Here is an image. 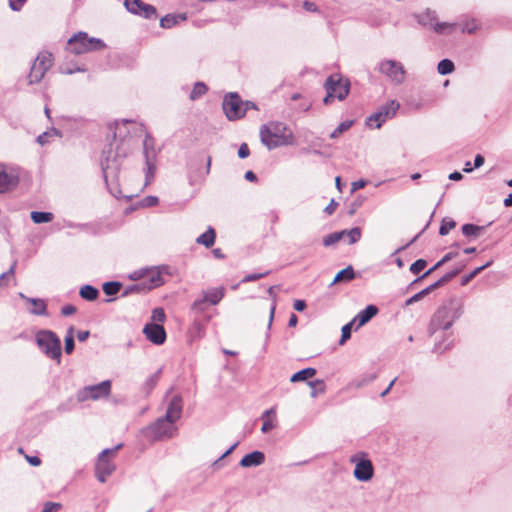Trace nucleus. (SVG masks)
<instances>
[{
	"label": "nucleus",
	"mask_w": 512,
	"mask_h": 512,
	"mask_svg": "<svg viewBox=\"0 0 512 512\" xmlns=\"http://www.w3.org/2000/svg\"><path fill=\"white\" fill-rule=\"evenodd\" d=\"M239 442L234 443L228 450H226L217 460L213 462V466L216 467L219 465L220 461L227 457L229 454L233 452V450L238 446Z\"/></svg>",
	"instance_id": "nucleus-56"
},
{
	"label": "nucleus",
	"mask_w": 512,
	"mask_h": 512,
	"mask_svg": "<svg viewBox=\"0 0 512 512\" xmlns=\"http://www.w3.org/2000/svg\"><path fill=\"white\" fill-rule=\"evenodd\" d=\"M208 91V87L204 82H196L190 92L189 98L196 100L202 97Z\"/></svg>",
	"instance_id": "nucleus-37"
},
{
	"label": "nucleus",
	"mask_w": 512,
	"mask_h": 512,
	"mask_svg": "<svg viewBox=\"0 0 512 512\" xmlns=\"http://www.w3.org/2000/svg\"><path fill=\"white\" fill-rule=\"evenodd\" d=\"M275 427L274 423L270 419H263L261 431L267 433Z\"/></svg>",
	"instance_id": "nucleus-62"
},
{
	"label": "nucleus",
	"mask_w": 512,
	"mask_h": 512,
	"mask_svg": "<svg viewBox=\"0 0 512 512\" xmlns=\"http://www.w3.org/2000/svg\"><path fill=\"white\" fill-rule=\"evenodd\" d=\"M151 321L149 323L163 324L166 320V314L163 308L157 307L152 310Z\"/></svg>",
	"instance_id": "nucleus-44"
},
{
	"label": "nucleus",
	"mask_w": 512,
	"mask_h": 512,
	"mask_svg": "<svg viewBox=\"0 0 512 512\" xmlns=\"http://www.w3.org/2000/svg\"><path fill=\"white\" fill-rule=\"evenodd\" d=\"M492 264V260L486 262L484 265L480 266V267H477L475 268L472 272H470L468 275H465L463 278H462V282L461 284L462 285H466L468 284L473 278H475L479 273H481L484 269L488 268L489 266H491Z\"/></svg>",
	"instance_id": "nucleus-43"
},
{
	"label": "nucleus",
	"mask_w": 512,
	"mask_h": 512,
	"mask_svg": "<svg viewBox=\"0 0 512 512\" xmlns=\"http://www.w3.org/2000/svg\"><path fill=\"white\" fill-rule=\"evenodd\" d=\"M163 275H171L169 266L144 269L130 274V280L138 282L130 284V294L145 293L164 284Z\"/></svg>",
	"instance_id": "nucleus-2"
},
{
	"label": "nucleus",
	"mask_w": 512,
	"mask_h": 512,
	"mask_svg": "<svg viewBox=\"0 0 512 512\" xmlns=\"http://www.w3.org/2000/svg\"><path fill=\"white\" fill-rule=\"evenodd\" d=\"M184 20H186L185 14H167L160 19V26L164 29H169Z\"/></svg>",
	"instance_id": "nucleus-29"
},
{
	"label": "nucleus",
	"mask_w": 512,
	"mask_h": 512,
	"mask_svg": "<svg viewBox=\"0 0 512 512\" xmlns=\"http://www.w3.org/2000/svg\"><path fill=\"white\" fill-rule=\"evenodd\" d=\"M376 378H377L376 372H366V373H363L362 375L358 376L357 378L353 379L349 383V386L354 389H359L364 386H367L368 384L373 382Z\"/></svg>",
	"instance_id": "nucleus-27"
},
{
	"label": "nucleus",
	"mask_w": 512,
	"mask_h": 512,
	"mask_svg": "<svg viewBox=\"0 0 512 512\" xmlns=\"http://www.w3.org/2000/svg\"><path fill=\"white\" fill-rule=\"evenodd\" d=\"M353 325H354V321L352 320L342 327L341 338L339 341L340 345L344 344L351 337V331H352Z\"/></svg>",
	"instance_id": "nucleus-47"
},
{
	"label": "nucleus",
	"mask_w": 512,
	"mask_h": 512,
	"mask_svg": "<svg viewBox=\"0 0 512 512\" xmlns=\"http://www.w3.org/2000/svg\"><path fill=\"white\" fill-rule=\"evenodd\" d=\"M19 297L24 299L27 303H30L33 305V308L29 309V312L33 315L37 316H47V304L45 300L40 298H30L24 295L22 292H20Z\"/></svg>",
	"instance_id": "nucleus-19"
},
{
	"label": "nucleus",
	"mask_w": 512,
	"mask_h": 512,
	"mask_svg": "<svg viewBox=\"0 0 512 512\" xmlns=\"http://www.w3.org/2000/svg\"><path fill=\"white\" fill-rule=\"evenodd\" d=\"M76 311H77L76 307L72 304L65 305L61 308V314L63 316H71L74 313H76Z\"/></svg>",
	"instance_id": "nucleus-59"
},
{
	"label": "nucleus",
	"mask_w": 512,
	"mask_h": 512,
	"mask_svg": "<svg viewBox=\"0 0 512 512\" xmlns=\"http://www.w3.org/2000/svg\"><path fill=\"white\" fill-rule=\"evenodd\" d=\"M222 108L230 121H235L245 116L243 100L236 92L229 93L224 97Z\"/></svg>",
	"instance_id": "nucleus-13"
},
{
	"label": "nucleus",
	"mask_w": 512,
	"mask_h": 512,
	"mask_svg": "<svg viewBox=\"0 0 512 512\" xmlns=\"http://www.w3.org/2000/svg\"><path fill=\"white\" fill-rule=\"evenodd\" d=\"M16 265H17V262H16V261H14V262H13V264L11 265V267L9 268V270H8V271H6V272H3V273L0 275V286H5L6 284L4 283V280H5L8 276H13V275H14Z\"/></svg>",
	"instance_id": "nucleus-54"
},
{
	"label": "nucleus",
	"mask_w": 512,
	"mask_h": 512,
	"mask_svg": "<svg viewBox=\"0 0 512 512\" xmlns=\"http://www.w3.org/2000/svg\"><path fill=\"white\" fill-rule=\"evenodd\" d=\"M463 265L452 270V271H449L447 272L446 274H444L442 277H441V280L443 282V284H446L448 283L449 281H451L454 277H456L463 269Z\"/></svg>",
	"instance_id": "nucleus-50"
},
{
	"label": "nucleus",
	"mask_w": 512,
	"mask_h": 512,
	"mask_svg": "<svg viewBox=\"0 0 512 512\" xmlns=\"http://www.w3.org/2000/svg\"><path fill=\"white\" fill-rule=\"evenodd\" d=\"M35 342L47 358L54 360L57 364L61 363V340L55 332L39 330L35 335Z\"/></svg>",
	"instance_id": "nucleus-5"
},
{
	"label": "nucleus",
	"mask_w": 512,
	"mask_h": 512,
	"mask_svg": "<svg viewBox=\"0 0 512 512\" xmlns=\"http://www.w3.org/2000/svg\"><path fill=\"white\" fill-rule=\"evenodd\" d=\"M61 508L60 503L46 502L42 512H54Z\"/></svg>",
	"instance_id": "nucleus-58"
},
{
	"label": "nucleus",
	"mask_w": 512,
	"mask_h": 512,
	"mask_svg": "<svg viewBox=\"0 0 512 512\" xmlns=\"http://www.w3.org/2000/svg\"><path fill=\"white\" fill-rule=\"evenodd\" d=\"M18 184V177L8 173L3 165H0V193H5Z\"/></svg>",
	"instance_id": "nucleus-20"
},
{
	"label": "nucleus",
	"mask_w": 512,
	"mask_h": 512,
	"mask_svg": "<svg viewBox=\"0 0 512 512\" xmlns=\"http://www.w3.org/2000/svg\"><path fill=\"white\" fill-rule=\"evenodd\" d=\"M270 273V271H265L263 273H252V274H248L246 275L244 278H243V282H252V281H256L260 278H263L265 276H267L268 274Z\"/></svg>",
	"instance_id": "nucleus-53"
},
{
	"label": "nucleus",
	"mask_w": 512,
	"mask_h": 512,
	"mask_svg": "<svg viewBox=\"0 0 512 512\" xmlns=\"http://www.w3.org/2000/svg\"><path fill=\"white\" fill-rule=\"evenodd\" d=\"M378 308L375 305H368L365 309L361 310L352 320L357 323L356 329L368 323L377 313Z\"/></svg>",
	"instance_id": "nucleus-21"
},
{
	"label": "nucleus",
	"mask_w": 512,
	"mask_h": 512,
	"mask_svg": "<svg viewBox=\"0 0 512 512\" xmlns=\"http://www.w3.org/2000/svg\"><path fill=\"white\" fill-rule=\"evenodd\" d=\"M79 295L84 300L94 301L99 296V290L92 285L86 284L80 288Z\"/></svg>",
	"instance_id": "nucleus-32"
},
{
	"label": "nucleus",
	"mask_w": 512,
	"mask_h": 512,
	"mask_svg": "<svg viewBox=\"0 0 512 512\" xmlns=\"http://www.w3.org/2000/svg\"><path fill=\"white\" fill-rule=\"evenodd\" d=\"M130 14L141 16L148 20H156L158 18L157 9L151 5L143 2L142 0H130Z\"/></svg>",
	"instance_id": "nucleus-18"
},
{
	"label": "nucleus",
	"mask_w": 512,
	"mask_h": 512,
	"mask_svg": "<svg viewBox=\"0 0 512 512\" xmlns=\"http://www.w3.org/2000/svg\"><path fill=\"white\" fill-rule=\"evenodd\" d=\"M250 154L249 147L246 143H242L238 149V157L241 159L247 158Z\"/></svg>",
	"instance_id": "nucleus-60"
},
{
	"label": "nucleus",
	"mask_w": 512,
	"mask_h": 512,
	"mask_svg": "<svg viewBox=\"0 0 512 512\" xmlns=\"http://www.w3.org/2000/svg\"><path fill=\"white\" fill-rule=\"evenodd\" d=\"M260 139L268 150L295 143L293 133L283 122H269L262 125L260 128Z\"/></svg>",
	"instance_id": "nucleus-3"
},
{
	"label": "nucleus",
	"mask_w": 512,
	"mask_h": 512,
	"mask_svg": "<svg viewBox=\"0 0 512 512\" xmlns=\"http://www.w3.org/2000/svg\"><path fill=\"white\" fill-rule=\"evenodd\" d=\"M30 217L35 224H43L51 222L54 218V215L51 212L32 211L30 213Z\"/></svg>",
	"instance_id": "nucleus-34"
},
{
	"label": "nucleus",
	"mask_w": 512,
	"mask_h": 512,
	"mask_svg": "<svg viewBox=\"0 0 512 512\" xmlns=\"http://www.w3.org/2000/svg\"><path fill=\"white\" fill-rule=\"evenodd\" d=\"M172 389L173 388H170L165 395V398L168 399V404H167V409H166V413L164 416L166 417V419H171L174 422H176L182 416L183 398H182L181 394H174L169 398V395H170Z\"/></svg>",
	"instance_id": "nucleus-16"
},
{
	"label": "nucleus",
	"mask_w": 512,
	"mask_h": 512,
	"mask_svg": "<svg viewBox=\"0 0 512 512\" xmlns=\"http://www.w3.org/2000/svg\"><path fill=\"white\" fill-rule=\"evenodd\" d=\"M209 304L202 297L196 299L190 308V312L194 318L204 319L205 322L210 320V316H206L205 312L208 308Z\"/></svg>",
	"instance_id": "nucleus-24"
},
{
	"label": "nucleus",
	"mask_w": 512,
	"mask_h": 512,
	"mask_svg": "<svg viewBox=\"0 0 512 512\" xmlns=\"http://www.w3.org/2000/svg\"><path fill=\"white\" fill-rule=\"evenodd\" d=\"M399 107L400 104L397 101H389L388 103L380 106L377 112L371 114L367 118L366 124L370 127H375L379 129L383 123H385L388 119H391L395 116Z\"/></svg>",
	"instance_id": "nucleus-12"
},
{
	"label": "nucleus",
	"mask_w": 512,
	"mask_h": 512,
	"mask_svg": "<svg viewBox=\"0 0 512 512\" xmlns=\"http://www.w3.org/2000/svg\"><path fill=\"white\" fill-rule=\"evenodd\" d=\"M205 335V321L201 318H194L188 329V336L191 341H196Z\"/></svg>",
	"instance_id": "nucleus-23"
},
{
	"label": "nucleus",
	"mask_w": 512,
	"mask_h": 512,
	"mask_svg": "<svg viewBox=\"0 0 512 512\" xmlns=\"http://www.w3.org/2000/svg\"><path fill=\"white\" fill-rule=\"evenodd\" d=\"M361 234V229L359 227H354L350 230H346L345 236L349 238L350 244H354L360 240Z\"/></svg>",
	"instance_id": "nucleus-48"
},
{
	"label": "nucleus",
	"mask_w": 512,
	"mask_h": 512,
	"mask_svg": "<svg viewBox=\"0 0 512 512\" xmlns=\"http://www.w3.org/2000/svg\"><path fill=\"white\" fill-rule=\"evenodd\" d=\"M334 76V82L336 83V85L334 86L336 92H335V97H337L340 101L344 100L348 94H349V90H350V83L348 80H342L341 77L339 75H333Z\"/></svg>",
	"instance_id": "nucleus-25"
},
{
	"label": "nucleus",
	"mask_w": 512,
	"mask_h": 512,
	"mask_svg": "<svg viewBox=\"0 0 512 512\" xmlns=\"http://www.w3.org/2000/svg\"><path fill=\"white\" fill-rule=\"evenodd\" d=\"M111 382L104 380L95 385L85 386L78 390L76 398L78 402H85L87 400H98L110 394Z\"/></svg>",
	"instance_id": "nucleus-11"
},
{
	"label": "nucleus",
	"mask_w": 512,
	"mask_h": 512,
	"mask_svg": "<svg viewBox=\"0 0 512 512\" xmlns=\"http://www.w3.org/2000/svg\"><path fill=\"white\" fill-rule=\"evenodd\" d=\"M350 461L355 463L353 475L358 481L367 482L372 479L374 468L371 460L368 458L358 459L357 456H352Z\"/></svg>",
	"instance_id": "nucleus-15"
},
{
	"label": "nucleus",
	"mask_w": 512,
	"mask_h": 512,
	"mask_svg": "<svg viewBox=\"0 0 512 512\" xmlns=\"http://www.w3.org/2000/svg\"><path fill=\"white\" fill-rule=\"evenodd\" d=\"M26 0H9L10 8L14 11H19Z\"/></svg>",
	"instance_id": "nucleus-63"
},
{
	"label": "nucleus",
	"mask_w": 512,
	"mask_h": 512,
	"mask_svg": "<svg viewBox=\"0 0 512 512\" xmlns=\"http://www.w3.org/2000/svg\"><path fill=\"white\" fill-rule=\"evenodd\" d=\"M224 297V289L211 288L202 292V298L208 302L209 305H217Z\"/></svg>",
	"instance_id": "nucleus-26"
},
{
	"label": "nucleus",
	"mask_w": 512,
	"mask_h": 512,
	"mask_svg": "<svg viewBox=\"0 0 512 512\" xmlns=\"http://www.w3.org/2000/svg\"><path fill=\"white\" fill-rule=\"evenodd\" d=\"M128 119L116 120L107 124V146L103 149L101 162L106 184L110 193L117 199L128 200L118 186H113L108 178L126 168L128 157Z\"/></svg>",
	"instance_id": "nucleus-1"
},
{
	"label": "nucleus",
	"mask_w": 512,
	"mask_h": 512,
	"mask_svg": "<svg viewBox=\"0 0 512 512\" xmlns=\"http://www.w3.org/2000/svg\"><path fill=\"white\" fill-rule=\"evenodd\" d=\"M336 85V83L334 82V76H329L327 79H326V82H325V89L327 91V95L326 97L324 98V103L325 104H329L331 102V99H333L335 97V88L334 86Z\"/></svg>",
	"instance_id": "nucleus-38"
},
{
	"label": "nucleus",
	"mask_w": 512,
	"mask_h": 512,
	"mask_svg": "<svg viewBox=\"0 0 512 512\" xmlns=\"http://www.w3.org/2000/svg\"><path fill=\"white\" fill-rule=\"evenodd\" d=\"M64 342H65V346H64L65 353L71 354L75 348L74 328L72 326L67 330Z\"/></svg>",
	"instance_id": "nucleus-41"
},
{
	"label": "nucleus",
	"mask_w": 512,
	"mask_h": 512,
	"mask_svg": "<svg viewBox=\"0 0 512 512\" xmlns=\"http://www.w3.org/2000/svg\"><path fill=\"white\" fill-rule=\"evenodd\" d=\"M353 124V121L352 120H346V121H343L341 122L335 129L334 131L330 134V138L331 139H335L337 138L341 133L345 132L346 130H348Z\"/></svg>",
	"instance_id": "nucleus-45"
},
{
	"label": "nucleus",
	"mask_w": 512,
	"mask_h": 512,
	"mask_svg": "<svg viewBox=\"0 0 512 512\" xmlns=\"http://www.w3.org/2000/svg\"><path fill=\"white\" fill-rule=\"evenodd\" d=\"M484 229V226H478L471 223L464 224L461 228L463 235L466 237H478Z\"/></svg>",
	"instance_id": "nucleus-36"
},
{
	"label": "nucleus",
	"mask_w": 512,
	"mask_h": 512,
	"mask_svg": "<svg viewBox=\"0 0 512 512\" xmlns=\"http://www.w3.org/2000/svg\"><path fill=\"white\" fill-rule=\"evenodd\" d=\"M133 196L130 195V211L136 210L140 207H153L158 204V197L156 196H146L144 199L132 203Z\"/></svg>",
	"instance_id": "nucleus-30"
},
{
	"label": "nucleus",
	"mask_w": 512,
	"mask_h": 512,
	"mask_svg": "<svg viewBox=\"0 0 512 512\" xmlns=\"http://www.w3.org/2000/svg\"><path fill=\"white\" fill-rule=\"evenodd\" d=\"M106 44L100 38L89 37L86 32H78L73 35L66 44V50L75 55L91 51H100Z\"/></svg>",
	"instance_id": "nucleus-7"
},
{
	"label": "nucleus",
	"mask_w": 512,
	"mask_h": 512,
	"mask_svg": "<svg viewBox=\"0 0 512 512\" xmlns=\"http://www.w3.org/2000/svg\"><path fill=\"white\" fill-rule=\"evenodd\" d=\"M159 375H160V371H157L156 373H154L153 375H151L145 382L144 386H143V391L145 393V396H148L151 391L154 389V387L156 386L158 380H159Z\"/></svg>",
	"instance_id": "nucleus-42"
},
{
	"label": "nucleus",
	"mask_w": 512,
	"mask_h": 512,
	"mask_svg": "<svg viewBox=\"0 0 512 512\" xmlns=\"http://www.w3.org/2000/svg\"><path fill=\"white\" fill-rule=\"evenodd\" d=\"M425 295V292L423 290H421L420 292L416 293L415 295H413L412 297L408 298L405 302V305L406 306H409V305H412L413 303L421 300Z\"/></svg>",
	"instance_id": "nucleus-55"
},
{
	"label": "nucleus",
	"mask_w": 512,
	"mask_h": 512,
	"mask_svg": "<svg viewBox=\"0 0 512 512\" xmlns=\"http://www.w3.org/2000/svg\"><path fill=\"white\" fill-rule=\"evenodd\" d=\"M303 8L306 11H309V12H316V11H318L317 5L314 2H311V1H308V0L303 2Z\"/></svg>",
	"instance_id": "nucleus-64"
},
{
	"label": "nucleus",
	"mask_w": 512,
	"mask_h": 512,
	"mask_svg": "<svg viewBox=\"0 0 512 512\" xmlns=\"http://www.w3.org/2000/svg\"><path fill=\"white\" fill-rule=\"evenodd\" d=\"M455 226H456V222L454 220L445 218L441 222V225L439 228V234L441 236H445L450 232V230L455 228Z\"/></svg>",
	"instance_id": "nucleus-46"
},
{
	"label": "nucleus",
	"mask_w": 512,
	"mask_h": 512,
	"mask_svg": "<svg viewBox=\"0 0 512 512\" xmlns=\"http://www.w3.org/2000/svg\"><path fill=\"white\" fill-rule=\"evenodd\" d=\"M315 374H316V369L315 368L307 367V368H304V369L294 373L290 377V381L292 383L306 381L309 378H312Z\"/></svg>",
	"instance_id": "nucleus-33"
},
{
	"label": "nucleus",
	"mask_w": 512,
	"mask_h": 512,
	"mask_svg": "<svg viewBox=\"0 0 512 512\" xmlns=\"http://www.w3.org/2000/svg\"><path fill=\"white\" fill-rule=\"evenodd\" d=\"M427 265V261L424 259H418L410 266V271L417 275L419 274Z\"/></svg>",
	"instance_id": "nucleus-49"
},
{
	"label": "nucleus",
	"mask_w": 512,
	"mask_h": 512,
	"mask_svg": "<svg viewBox=\"0 0 512 512\" xmlns=\"http://www.w3.org/2000/svg\"><path fill=\"white\" fill-rule=\"evenodd\" d=\"M123 284L119 281H108L103 283L102 290L107 296H114L122 291Z\"/></svg>",
	"instance_id": "nucleus-35"
},
{
	"label": "nucleus",
	"mask_w": 512,
	"mask_h": 512,
	"mask_svg": "<svg viewBox=\"0 0 512 512\" xmlns=\"http://www.w3.org/2000/svg\"><path fill=\"white\" fill-rule=\"evenodd\" d=\"M462 313V307L453 302L449 305L440 307L431 319L429 325L430 334H434L438 330L450 329L453 323L460 318Z\"/></svg>",
	"instance_id": "nucleus-4"
},
{
	"label": "nucleus",
	"mask_w": 512,
	"mask_h": 512,
	"mask_svg": "<svg viewBox=\"0 0 512 512\" xmlns=\"http://www.w3.org/2000/svg\"><path fill=\"white\" fill-rule=\"evenodd\" d=\"M142 332L145 335L146 339L149 340L154 345H162L167 338L165 328L163 327L162 324L159 323L145 324Z\"/></svg>",
	"instance_id": "nucleus-17"
},
{
	"label": "nucleus",
	"mask_w": 512,
	"mask_h": 512,
	"mask_svg": "<svg viewBox=\"0 0 512 512\" xmlns=\"http://www.w3.org/2000/svg\"><path fill=\"white\" fill-rule=\"evenodd\" d=\"M463 265L452 270V271H449L447 272L446 274H444L442 277H441V280L443 282V284H446L448 283L449 281H451L454 277H456L463 269Z\"/></svg>",
	"instance_id": "nucleus-51"
},
{
	"label": "nucleus",
	"mask_w": 512,
	"mask_h": 512,
	"mask_svg": "<svg viewBox=\"0 0 512 512\" xmlns=\"http://www.w3.org/2000/svg\"><path fill=\"white\" fill-rule=\"evenodd\" d=\"M139 130L143 132L145 136L143 140V156L145 159V182L142 187L143 189L154 180L158 151L155 148L154 138L145 130L142 124L139 125Z\"/></svg>",
	"instance_id": "nucleus-6"
},
{
	"label": "nucleus",
	"mask_w": 512,
	"mask_h": 512,
	"mask_svg": "<svg viewBox=\"0 0 512 512\" xmlns=\"http://www.w3.org/2000/svg\"><path fill=\"white\" fill-rule=\"evenodd\" d=\"M52 65V54L47 51L40 52L31 66L30 73L28 75L29 83H39Z\"/></svg>",
	"instance_id": "nucleus-9"
},
{
	"label": "nucleus",
	"mask_w": 512,
	"mask_h": 512,
	"mask_svg": "<svg viewBox=\"0 0 512 512\" xmlns=\"http://www.w3.org/2000/svg\"><path fill=\"white\" fill-rule=\"evenodd\" d=\"M122 447L118 444L113 448L104 449L97 457L95 464V476L100 482H105L107 477L115 470V465L111 461V457Z\"/></svg>",
	"instance_id": "nucleus-8"
},
{
	"label": "nucleus",
	"mask_w": 512,
	"mask_h": 512,
	"mask_svg": "<svg viewBox=\"0 0 512 512\" xmlns=\"http://www.w3.org/2000/svg\"><path fill=\"white\" fill-rule=\"evenodd\" d=\"M177 428L175 422L171 419H166L165 416L158 418L153 424L147 428V433L154 440L169 439L174 436Z\"/></svg>",
	"instance_id": "nucleus-10"
},
{
	"label": "nucleus",
	"mask_w": 512,
	"mask_h": 512,
	"mask_svg": "<svg viewBox=\"0 0 512 512\" xmlns=\"http://www.w3.org/2000/svg\"><path fill=\"white\" fill-rule=\"evenodd\" d=\"M265 461V455L261 451H253L246 454L240 461V466L244 468L256 467L263 464Z\"/></svg>",
	"instance_id": "nucleus-22"
},
{
	"label": "nucleus",
	"mask_w": 512,
	"mask_h": 512,
	"mask_svg": "<svg viewBox=\"0 0 512 512\" xmlns=\"http://www.w3.org/2000/svg\"><path fill=\"white\" fill-rule=\"evenodd\" d=\"M355 278V271L351 265L347 266L346 268L340 270L334 280L332 281L331 285L338 283V282H349Z\"/></svg>",
	"instance_id": "nucleus-31"
},
{
	"label": "nucleus",
	"mask_w": 512,
	"mask_h": 512,
	"mask_svg": "<svg viewBox=\"0 0 512 512\" xmlns=\"http://www.w3.org/2000/svg\"><path fill=\"white\" fill-rule=\"evenodd\" d=\"M444 264H445V262L442 259L439 260L432 268H430L428 271H426L423 275H421L419 278H417L414 282H417V281L425 278L426 276H428L429 274H431L433 271L440 268Z\"/></svg>",
	"instance_id": "nucleus-61"
},
{
	"label": "nucleus",
	"mask_w": 512,
	"mask_h": 512,
	"mask_svg": "<svg viewBox=\"0 0 512 512\" xmlns=\"http://www.w3.org/2000/svg\"><path fill=\"white\" fill-rule=\"evenodd\" d=\"M239 442L234 443L228 450H226L217 460L213 462V466L216 467L219 465L220 461L227 457L229 454L233 452V450L238 446Z\"/></svg>",
	"instance_id": "nucleus-57"
},
{
	"label": "nucleus",
	"mask_w": 512,
	"mask_h": 512,
	"mask_svg": "<svg viewBox=\"0 0 512 512\" xmlns=\"http://www.w3.org/2000/svg\"><path fill=\"white\" fill-rule=\"evenodd\" d=\"M216 238V232L214 228L209 226L207 230L196 238V243L210 248L214 245Z\"/></svg>",
	"instance_id": "nucleus-28"
},
{
	"label": "nucleus",
	"mask_w": 512,
	"mask_h": 512,
	"mask_svg": "<svg viewBox=\"0 0 512 512\" xmlns=\"http://www.w3.org/2000/svg\"><path fill=\"white\" fill-rule=\"evenodd\" d=\"M346 234V230L330 233L323 238V245L328 247L339 242Z\"/></svg>",
	"instance_id": "nucleus-40"
},
{
	"label": "nucleus",
	"mask_w": 512,
	"mask_h": 512,
	"mask_svg": "<svg viewBox=\"0 0 512 512\" xmlns=\"http://www.w3.org/2000/svg\"><path fill=\"white\" fill-rule=\"evenodd\" d=\"M378 70L395 84H402L405 80L406 71L398 61L383 60L379 63Z\"/></svg>",
	"instance_id": "nucleus-14"
},
{
	"label": "nucleus",
	"mask_w": 512,
	"mask_h": 512,
	"mask_svg": "<svg viewBox=\"0 0 512 512\" xmlns=\"http://www.w3.org/2000/svg\"><path fill=\"white\" fill-rule=\"evenodd\" d=\"M454 24H450L447 22H439L435 23L433 28L436 33L442 34L445 33L447 29L452 28Z\"/></svg>",
	"instance_id": "nucleus-52"
},
{
	"label": "nucleus",
	"mask_w": 512,
	"mask_h": 512,
	"mask_svg": "<svg viewBox=\"0 0 512 512\" xmlns=\"http://www.w3.org/2000/svg\"><path fill=\"white\" fill-rule=\"evenodd\" d=\"M455 69L454 63L450 59H442L437 65V71L440 75H448Z\"/></svg>",
	"instance_id": "nucleus-39"
}]
</instances>
